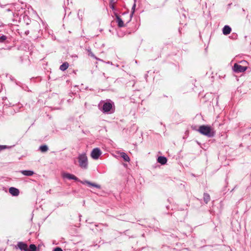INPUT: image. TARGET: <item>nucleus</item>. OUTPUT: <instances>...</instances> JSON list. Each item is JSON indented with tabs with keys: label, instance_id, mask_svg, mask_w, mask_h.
Returning <instances> with one entry per match:
<instances>
[{
	"label": "nucleus",
	"instance_id": "1",
	"mask_svg": "<svg viewBox=\"0 0 251 251\" xmlns=\"http://www.w3.org/2000/svg\"><path fill=\"white\" fill-rule=\"evenodd\" d=\"M197 131L202 135L208 137H213L215 135V131L214 129L208 125L201 126Z\"/></svg>",
	"mask_w": 251,
	"mask_h": 251
},
{
	"label": "nucleus",
	"instance_id": "2",
	"mask_svg": "<svg viewBox=\"0 0 251 251\" xmlns=\"http://www.w3.org/2000/svg\"><path fill=\"white\" fill-rule=\"evenodd\" d=\"M77 159L79 167L83 169H87L88 166V160L86 153L83 152L79 154Z\"/></svg>",
	"mask_w": 251,
	"mask_h": 251
},
{
	"label": "nucleus",
	"instance_id": "3",
	"mask_svg": "<svg viewBox=\"0 0 251 251\" xmlns=\"http://www.w3.org/2000/svg\"><path fill=\"white\" fill-rule=\"evenodd\" d=\"M101 111L104 113H112L115 111L114 103L110 100L103 102Z\"/></svg>",
	"mask_w": 251,
	"mask_h": 251
},
{
	"label": "nucleus",
	"instance_id": "4",
	"mask_svg": "<svg viewBox=\"0 0 251 251\" xmlns=\"http://www.w3.org/2000/svg\"><path fill=\"white\" fill-rule=\"evenodd\" d=\"M101 154L102 152L98 148H96L92 151L90 155L93 159L97 160Z\"/></svg>",
	"mask_w": 251,
	"mask_h": 251
},
{
	"label": "nucleus",
	"instance_id": "5",
	"mask_svg": "<svg viewBox=\"0 0 251 251\" xmlns=\"http://www.w3.org/2000/svg\"><path fill=\"white\" fill-rule=\"evenodd\" d=\"M247 69V67L242 66L239 64L235 63L233 67V71L236 73H242L246 71Z\"/></svg>",
	"mask_w": 251,
	"mask_h": 251
},
{
	"label": "nucleus",
	"instance_id": "6",
	"mask_svg": "<svg viewBox=\"0 0 251 251\" xmlns=\"http://www.w3.org/2000/svg\"><path fill=\"white\" fill-rule=\"evenodd\" d=\"M27 244L23 242H19L15 246V248L16 249H19L21 251H27Z\"/></svg>",
	"mask_w": 251,
	"mask_h": 251
},
{
	"label": "nucleus",
	"instance_id": "7",
	"mask_svg": "<svg viewBox=\"0 0 251 251\" xmlns=\"http://www.w3.org/2000/svg\"><path fill=\"white\" fill-rule=\"evenodd\" d=\"M62 176L64 178H67L68 179H73L75 181H79L78 178L73 174L70 173H65L62 175Z\"/></svg>",
	"mask_w": 251,
	"mask_h": 251
},
{
	"label": "nucleus",
	"instance_id": "8",
	"mask_svg": "<svg viewBox=\"0 0 251 251\" xmlns=\"http://www.w3.org/2000/svg\"><path fill=\"white\" fill-rule=\"evenodd\" d=\"M114 15L116 17V22L118 24V25L120 27L125 26L123 20L120 17L116 12H114Z\"/></svg>",
	"mask_w": 251,
	"mask_h": 251
},
{
	"label": "nucleus",
	"instance_id": "9",
	"mask_svg": "<svg viewBox=\"0 0 251 251\" xmlns=\"http://www.w3.org/2000/svg\"><path fill=\"white\" fill-rule=\"evenodd\" d=\"M9 192L13 196H17L20 193L19 189L15 187H10Z\"/></svg>",
	"mask_w": 251,
	"mask_h": 251
},
{
	"label": "nucleus",
	"instance_id": "10",
	"mask_svg": "<svg viewBox=\"0 0 251 251\" xmlns=\"http://www.w3.org/2000/svg\"><path fill=\"white\" fill-rule=\"evenodd\" d=\"M222 31H223V33L224 35H227L231 32V28L229 26L226 25L224 26V27L223 28Z\"/></svg>",
	"mask_w": 251,
	"mask_h": 251
},
{
	"label": "nucleus",
	"instance_id": "11",
	"mask_svg": "<svg viewBox=\"0 0 251 251\" xmlns=\"http://www.w3.org/2000/svg\"><path fill=\"white\" fill-rule=\"evenodd\" d=\"M157 162L161 165H164L167 163V159L164 156H159L157 158Z\"/></svg>",
	"mask_w": 251,
	"mask_h": 251
},
{
	"label": "nucleus",
	"instance_id": "12",
	"mask_svg": "<svg viewBox=\"0 0 251 251\" xmlns=\"http://www.w3.org/2000/svg\"><path fill=\"white\" fill-rule=\"evenodd\" d=\"M119 154H120L121 157L123 158L125 161H130V158L126 153L124 152H121L119 153Z\"/></svg>",
	"mask_w": 251,
	"mask_h": 251
},
{
	"label": "nucleus",
	"instance_id": "13",
	"mask_svg": "<svg viewBox=\"0 0 251 251\" xmlns=\"http://www.w3.org/2000/svg\"><path fill=\"white\" fill-rule=\"evenodd\" d=\"M20 172L25 176H31L34 174L33 171L30 170H22Z\"/></svg>",
	"mask_w": 251,
	"mask_h": 251
},
{
	"label": "nucleus",
	"instance_id": "14",
	"mask_svg": "<svg viewBox=\"0 0 251 251\" xmlns=\"http://www.w3.org/2000/svg\"><path fill=\"white\" fill-rule=\"evenodd\" d=\"M210 195L207 193H204L203 194V201L205 202V203L207 204L210 201Z\"/></svg>",
	"mask_w": 251,
	"mask_h": 251
},
{
	"label": "nucleus",
	"instance_id": "15",
	"mask_svg": "<svg viewBox=\"0 0 251 251\" xmlns=\"http://www.w3.org/2000/svg\"><path fill=\"white\" fill-rule=\"evenodd\" d=\"M68 67L69 64L67 62H65L60 65L59 69L60 70L64 71L68 69Z\"/></svg>",
	"mask_w": 251,
	"mask_h": 251
},
{
	"label": "nucleus",
	"instance_id": "16",
	"mask_svg": "<svg viewBox=\"0 0 251 251\" xmlns=\"http://www.w3.org/2000/svg\"><path fill=\"white\" fill-rule=\"evenodd\" d=\"M135 7H136V4L135 3H134L133 5L132 6V11H131V13L129 16V19L126 21L127 23H128L131 20V18L133 16V15L135 12Z\"/></svg>",
	"mask_w": 251,
	"mask_h": 251
},
{
	"label": "nucleus",
	"instance_id": "17",
	"mask_svg": "<svg viewBox=\"0 0 251 251\" xmlns=\"http://www.w3.org/2000/svg\"><path fill=\"white\" fill-rule=\"evenodd\" d=\"M26 251H37V247L34 244H31L29 247H27Z\"/></svg>",
	"mask_w": 251,
	"mask_h": 251
},
{
	"label": "nucleus",
	"instance_id": "18",
	"mask_svg": "<svg viewBox=\"0 0 251 251\" xmlns=\"http://www.w3.org/2000/svg\"><path fill=\"white\" fill-rule=\"evenodd\" d=\"M85 182L89 186H92L93 187H96L98 189L100 188V186L99 184L93 183L88 181H86Z\"/></svg>",
	"mask_w": 251,
	"mask_h": 251
},
{
	"label": "nucleus",
	"instance_id": "19",
	"mask_svg": "<svg viewBox=\"0 0 251 251\" xmlns=\"http://www.w3.org/2000/svg\"><path fill=\"white\" fill-rule=\"evenodd\" d=\"M40 150L41 152H46L48 150V147L46 145H42L40 147Z\"/></svg>",
	"mask_w": 251,
	"mask_h": 251
},
{
	"label": "nucleus",
	"instance_id": "20",
	"mask_svg": "<svg viewBox=\"0 0 251 251\" xmlns=\"http://www.w3.org/2000/svg\"><path fill=\"white\" fill-rule=\"evenodd\" d=\"M87 51L88 52L89 56H90L92 57H93L95 59L98 60V58L97 57H96L95 55L94 54V53L91 51V49H87Z\"/></svg>",
	"mask_w": 251,
	"mask_h": 251
},
{
	"label": "nucleus",
	"instance_id": "21",
	"mask_svg": "<svg viewBox=\"0 0 251 251\" xmlns=\"http://www.w3.org/2000/svg\"><path fill=\"white\" fill-rule=\"evenodd\" d=\"M8 148V147L5 145H0V152L2 150L6 149Z\"/></svg>",
	"mask_w": 251,
	"mask_h": 251
},
{
	"label": "nucleus",
	"instance_id": "22",
	"mask_svg": "<svg viewBox=\"0 0 251 251\" xmlns=\"http://www.w3.org/2000/svg\"><path fill=\"white\" fill-rule=\"evenodd\" d=\"M6 37L5 35H2L0 37V42H2L6 39Z\"/></svg>",
	"mask_w": 251,
	"mask_h": 251
},
{
	"label": "nucleus",
	"instance_id": "23",
	"mask_svg": "<svg viewBox=\"0 0 251 251\" xmlns=\"http://www.w3.org/2000/svg\"><path fill=\"white\" fill-rule=\"evenodd\" d=\"M109 6L112 9V10L113 11L114 13L116 12V11H116V8L115 7V5L109 4Z\"/></svg>",
	"mask_w": 251,
	"mask_h": 251
},
{
	"label": "nucleus",
	"instance_id": "24",
	"mask_svg": "<svg viewBox=\"0 0 251 251\" xmlns=\"http://www.w3.org/2000/svg\"><path fill=\"white\" fill-rule=\"evenodd\" d=\"M117 3V1L115 0H109V4L115 5Z\"/></svg>",
	"mask_w": 251,
	"mask_h": 251
},
{
	"label": "nucleus",
	"instance_id": "25",
	"mask_svg": "<svg viewBox=\"0 0 251 251\" xmlns=\"http://www.w3.org/2000/svg\"><path fill=\"white\" fill-rule=\"evenodd\" d=\"M53 251H63V250L60 248L57 247L54 249Z\"/></svg>",
	"mask_w": 251,
	"mask_h": 251
},
{
	"label": "nucleus",
	"instance_id": "26",
	"mask_svg": "<svg viewBox=\"0 0 251 251\" xmlns=\"http://www.w3.org/2000/svg\"><path fill=\"white\" fill-rule=\"evenodd\" d=\"M80 13H83V11H81V10H79L78 11V17H79V18L80 19H82V17H81V18H80V17H79V14H80Z\"/></svg>",
	"mask_w": 251,
	"mask_h": 251
},
{
	"label": "nucleus",
	"instance_id": "27",
	"mask_svg": "<svg viewBox=\"0 0 251 251\" xmlns=\"http://www.w3.org/2000/svg\"><path fill=\"white\" fill-rule=\"evenodd\" d=\"M101 225H103V226H107V225H106V224H101Z\"/></svg>",
	"mask_w": 251,
	"mask_h": 251
},
{
	"label": "nucleus",
	"instance_id": "28",
	"mask_svg": "<svg viewBox=\"0 0 251 251\" xmlns=\"http://www.w3.org/2000/svg\"><path fill=\"white\" fill-rule=\"evenodd\" d=\"M241 62H242V63H246V61H242Z\"/></svg>",
	"mask_w": 251,
	"mask_h": 251
}]
</instances>
